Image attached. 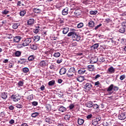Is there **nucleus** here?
Segmentation results:
<instances>
[{
  "label": "nucleus",
  "mask_w": 126,
  "mask_h": 126,
  "mask_svg": "<svg viewBox=\"0 0 126 126\" xmlns=\"http://www.w3.org/2000/svg\"><path fill=\"white\" fill-rule=\"evenodd\" d=\"M55 83H56V81L53 80L48 82V85L49 86H53V85H55Z\"/></svg>",
  "instance_id": "obj_34"
},
{
  "label": "nucleus",
  "mask_w": 126,
  "mask_h": 126,
  "mask_svg": "<svg viewBox=\"0 0 126 126\" xmlns=\"http://www.w3.org/2000/svg\"><path fill=\"white\" fill-rule=\"evenodd\" d=\"M46 109L47 112H50V111L52 110V108L51 107V105H50L49 104H46Z\"/></svg>",
  "instance_id": "obj_33"
},
{
  "label": "nucleus",
  "mask_w": 126,
  "mask_h": 126,
  "mask_svg": "<svg viewBox=\"0 0 126 126\" xmlns=\"http://www.w3.org/2000/svg\"><path fill=\"white\" fill-rule=\"evenodd\" d=\"M45 122L50 124H53V122H54V121H53V119H52V117H49L48 118H46L45 119Z\"/></svg>",
  "instance_id": "obj_15"
},
{
  "label": "nucleus",
  "mask_w": 126,
  "mask_h": 126,
  "mask_svg": "<svg viewBox=\"0 0 126 126\" xmlns=\"http://www.w3.org/2000/svg\"><path fill=\"white\" fill-rule=\"evenodd\" d=\"M66 72V69L64 67H62L60 69L59 71V73L61 75H63V74H65Z\"/></svg>",
  "instance_id": "obj_17"
},
{
  "label": "nucleus",
  "mask_w": 126,
  "mask_h": 126,
  "mask_svg": "<svg viewBox=\"0 0 126 126\" xmlns=\"http://www.w3.org/2000/svg\"><path fill=\"white\" fill-rule=\"evenodd\" d=\"M40 66L43 67V66H46L47 65V63L45 61H42L39 63Z\"/></svg>",
  "instance_id": "obj_24"
},
{
  "label": "nucleus",
  "mask_w": 126,
  "mask_h": 126,
  "mask_svg": "<svg viewBox=\"0 0 126 126\" xmlns=\"http://www.w3.org/2000/svg\"><path fill=\"white\" fill-rule=\"evenodd\" d=\"M119 32H120V33H124V32H126V29L121 27L119 30Z\"/></svg>",
  "instance_id": "obj_32"
},
{
  "label": "nucleus",
  "mask_w": 126,
  "mask_h": 126,
  "mask_svg": "<svg viewBox=\"0 0 126 126\" xmlns=\"http://www.w3.org/2000/svg\"><path fill=\"white\" fill-rule=\"evenodd\" d=\"M72 39L73 41H77V42H81V41H82V40H81V35H80L78 32L72 35Z\"/></svg>",
  "instance_id": "obj_1"
},
{
  "label": "nucleus",
  "mask_w": 126,
  "mask_h": 126,
  "mask_svg": "<svg viewBox=\"0 0 126 126\" xmlns=\"http://www.w3.org/2000/svg\"><path fill=\"white\" fill-rule=\"evenodd\" d=\"M26 13V11L23 10L20 12V16H24V15H25Z\"/></svg>",
  "instance_id": "obj_43"
},
{
  "label": "nucleus",
  "mask_w": 126,
  "mask_h": 126,
  "mask_svg": "<svg viewBox=\"0 0 126 126\" xmlns=\"http://www.w3.org/2000/svg\"><path fill=\"white\" fill-rule=\"evenodd\" d=\"M78 124L80 126H81V125H83V124H84V120L79 118L78 119Z\"/></svg>",
  "instance_id": "obj_28"
},
{
  "label": "nucleus",
  "mask_w": 126,
  "mask_h": 126,
  "mask_svg": "<svg viewBox=\"0 0 126 126\" xmlns=\"http://www.w3.org/2000/svg\"><path fill=\"white\" fill-rule=\"evenodd\" d=\"M101 121V117L96 118L95 119L93 120L92 123L93 126H98L100 124Z\"/></svg>",
  "instance_id": "obj_5"
},
{
  "label": "nucleus",
  "mask_w": 126,
  "mask_h": 126,
  "mask_svg": "<svg viewBox=\"0 0 126 126\" xmlns=\"http://www.w3.org/2000/svg\"><path fill=\"white\" fill-rule=\"evenodd\" d=\"M9 110H10V111H13V110H14V107L13 105H10L9 107Z\"/></svg>",
  "instance_id": "obj_59"
},
{
  "label": "nucleus",
  "mask_w": 126,
  "mask_h": 126,
  "mask_svg": "<svg viewBox=\"0 0 126 126\" xmlns=\"http://www.w3.org/2000/svg\"><path fill=\"white\" fill-rule=\"evenodd\" d=\"M39 29H40V27L37 26L35 27V29H33V33H35V34H37L39 32Z\"/></svg>",
  "instance_id": "obj_25"
},
{
  "label": "nucleus",
  "mask_w": 126,
  "mask_h": 126,
  "mask_svg": "<svg viewBox=\"0 0 126 126\" xmlns=\"http://www.w3.org/2000/svg\"><path fill=\"white\" fill-rule=\"evenodd\" d=\"M118 90H119V87H117L116 86H114L113 85V91H118Z\"/></svg>",
  "instance_id": "obj_54"
},
{
  "label": "nucleus",
  "mask_w": 126,
  "mask_h": 126,
  "mask_svg": "<svg viewBox=\"0 0 126 126\" xmlns=\"http://www.w3.org/2000/svg\"><path fill=\"white\" fill-rule=\"evenodd\" d=\"M33 12H34V13H40L41 12V9L37 8H33Z\"/></svg>",
  "instance_id": "obj_30"
},
{
  "label": "nucleus",
  "mask_w": 126,
  "mask_h": 126,
  "mask_svg": "<svg viewBox=\"0 0 126 126\" xmlns=\"http://www.w3.org/2000/svg\"><path fill=\"white\" fill-rule=\"evenodd\" d=\"M88 70L89 71H93L94 70V66L92 65H89L88 66Z\"/></svg>",
  "instance_id": "obj_29"
},
{
  "label": "nucleus",
  "mask_w": 126,
  "mask_h": 126,
  "mask_svg": "<svg viewBox=\"0 0 126 126\" xmlns=\"http://www.w3.org/2000/svg\"><path fill=\"white\" fill-rule=\"evenodd\" d=\"M24 84V82H23V81H20L18 83V85L19 87L23 86Z\"/></svg>",
  "instance_id": "obj_46"
},
{
  "label": "nucleus",
  "mask_w": 126,
  "mask_h": 126,
  "mask_svg": "<svg viewBox=\"0 0 126 126\" xmlns=\"http://www.w3.org/2000/svg\"><path fill=\"white\" fill-rule=\"evenodd\" d=\"M40 40V36L35 35L34 36V38H33V42H38V41Z\"/></svg>",
  "instance_id": "obj_31"
},
{
  "label": "nucleus",
  "mask_w": 126,
  "mask_h": 126,
  "mask_svg": "<svg viewBox=\"0 0 126 126\" xmlns=\"http://www.w3.org/2000/svg\"><path fill=\"white\" fill-rule=\"evenodd\" d=\"M126 78V75H122L120 76V80H124Z\"/></svg>",
  "instance_id": "obj_53"
},
{
  "label": "nucleus",
  "mask_w": 126,
  "mask_h": 126,
  "mask_svg": "<svg viewBox=\"0 0 126 126\" xmlns=\"http://www.w3.org/2000/svg\"><path fill=\"white\" fill-rule=\"evenodd\" d=\"M68 31H69V28L68 27L64 28L63 29V34H67Z\"/></svg>",
  "instance_id": "obj_27"
},
{
  "label": "nucleus",
  "mask_w": 126,
  "mask_h": 126,
  "mask_svg": "<svg viewBox=\"0 0 126 126\" xmlns=\"http://www.w3.org/2000/svg\"><path fill=\"white\" fill-rule=\"evenodd\" d=\"M32 106H38V102L33 101L32 102Z\"/></svg>",
  "instance_id": "obj_56"
},
{
  "label": "nucleus",
  "mask_w": 126,
  "mask_h": 126,
  "mask_svg": "<svg viewBox=\"0 0 126 126\" xmlns=\"http://www.w3.org/2000/svg\"><path fill=\"white\" fill-rule=\"evenodd\" d=\"M18 26H20V24L19 23H14L12 25V28L13 29H17Z\"/></svg>",
  "instance_id": "obj_21"
},
{
  "label": "nucleus",
  "mask_w": 126,
  "mask_h": 126,
  "mask_svg": "<svg viewBox=\"0 0 126 126\" xmlns=\"http://www.w3.org/2000/svg\"><path fill=\"white\" fill-rule=\"evenodd\" d=\"M113 88H114V84H111L107 88V91H112V90H113Z\"/></svg>",
  "instance_id": "obj_35"
},
{
  "label": "nucleus",
  "mask_w": 126,
  "mask_h": 126,
  "mask_svg": "<svg viewBox=\"0 0 126 126\" xmlns=\"http://www.w3.org/2000/svg\"><path fill=\"white\" fill-rule=\"evenodd\" d=\"M1 97L3 99H6L7 98V93H6L5 92L2 93L1 94Z\"/></svg>",
  "instance_id": "obj_26"
},
{
  "label": "nucleus",
  "mask_w": 126,
  "mask_h": 126,
  "mask_svg": "<svg viewBox=\"0 0 126 126\" xmlns=\"http://www.w3.org/2000/svg\"><path fill=\"white\" fill-rule=\"evenodd\" d=\"M97 13H98V11H97V10L90 11V14L91 15H96L97 14Z\"/></svg>",
  "instance_id": "obj_36"
},
{
  "label": "nucleus",
  "mask_w": 126,
  "mask_h": 126,
  "mask_svg": "<svg viewBox=\"0 0 126 126\" xmlns=\"http://www.w3.org/2000/svg\"><path fill=\"white\" fill-rule=\"evenodd\" d=\"M64 118L66 120H69V119L70 118V116H69V115H66L65 116Z\"/></svg>",
  "instance_id": "obj_62"
},
{
  "label": "nucleus",
  "mask_w": 126,
  "mask_h": 126,
  "mask_svg": "<svg viewBox=\"0 0 126 126\" xmlns=\"http://www.w3.org/2000/svg\"><path fill=\"white\" fill-rule=\"evenodd\" d=\"M26 61H27V59H25L24 58H21L20 59V60L18 61V63H19L22 64L26 63Z\"/></svg>",
  "instance_id": "obj_22"
},
{
  "label": "nucleus",
  "mask_w": 126,
  "mask_h": 126,
  "mask_svg": "<svg viewBox=\"0 0 126 126\" xmlns=\"http://www.w3.org/2000/svg\"><path fill=\"white\" fill-rule=\"evenodd\" d=\"M59 111L62 112V113H63L66 111V108L63 106H61L59 109Z\"/></svg>",
  "instance_id": "obj_23"
},
{
  "label": "nucleus",
  "mask_w": 126,
  "mask_h": 126,
  "mask_svg": "<svg viewBox=\"0 0 126 126\" xmlns=\"http://www.w3.org/2000/svg\"><path fill=\"white\" fill-rule=\"evenodd\" d=\"M84 89L86 90H88L89 91L91 90L92 88V84L90 83H84Z\"/></svg>",
  "instance_id": "obj_3"
},
{
  "label": "nucleus",
  "mask_w": 126,
  "mask_h": 126,
  "mask_svg": "<svg viewBox=\"0 0 126 126\" xmlns=\"http://www.w3.org/2000/svg\"><path fill=\"white\" fill-rule=\"evenodd\" d=\"M99 85H101V84H100V82H99V81H97V82H95L94 83V86H96V87H99Z\"/></svg>",
  "instance_id": "obj_48"
},
{
  "label": "nucleus",
  "mask_w": 126,
  "mask_h": 126,
  "mask_svg": "<svg viewBox=\"0 0 126 126\" xmlns=\"http://www.w3.org/2000/svg\"><path fill=\"white\" fill-rule=\"evenodd\" d=\"M68 14V7H66L62 11L63 15H67Z\"/></svg>",
  "instance_id": "obj_16"
},
{
  "label": "nucleus",
  "mask_w": 126,
  "mask_h": 126,
  "mask_svg": "<svg viewBox=\"0 0 126 126\" xmlns=\"http://www.w3.org/2000/svg\"><path fill=\"white\" fill-rule=\"evenodd\" d=\"M16 108H18V109H22L23 106L21 104H16Z\"/></svg>",
  "instance_id": "obj_50"
},
{
  "label": "nucleus",
  "mask_w": 126,
  "mask_h": 126,
  "mask_svg": "<svg viewBox=\"0 0 126 126\" xmlns=\"http://www.w3.org/2000/svg\"><path fill=\"white\" fill-rule=\"evenodd\" d=\"M84 26V24L83 23H80L77 25V28H82Z\"/></svg>",
  "instance_id": "obj_42"
},
{
  "label": "nucleus",
  "mask_w": 126,
  "mask_h": 126,
  "mask_svg": "<svg viewBox=\"0 0 126 126\" xmlns=\"http://www.w3.org/2000/svg\"><path fill=\"white\" fill-rule=\"evenodd\" d=\"M21 40V36H16L13 38V41L14 43H19Z\"/></svg>",
  "instance_id": "obj_10"
},
{
  "label": "nucleus",
  "mask_w": 126,
  "mask_h": 126,
  "mask_svg": "<svg viewBox=\"0 0 126 126\" xmlns=\"http://www.w3.org/2000/svg\"><path fill=\"white\" fill-rule=\"evenodd\" d=\"M81 13H82V11L79 9L76 10L74 12V14L76 16H79V15H81Z\"/></svg>",
  "instance_id": "obj_18"
},
{
  "label": "nucleus",
  "mask_w": 126,
  "mask_h": 126,
  "mask_svg": "<svg viewBox=\"0 0 126 126\" xmlns=\"http://www.w3.org/2000/svg\"><path fill=\"white\" fill-rule=\"evenodd\" d=\"M86 72V69L85 68H80L78 70V74L82 75L84 74Z\"/></svg>",
  "instance_id": "obj_12"
},
{
  "label": "nucleus",
  "mask_w": 126,
  "mask_h": 126,
  "mask_svg": "<svg viewBox=\"0 0 126 126\" xmlns=\"http://www.w3.org/2000/svg\"><path fill=\"white\" fill-rule=\"evenodd\" d=\"M92 118V114H89L87 116V119H91Z\"/></svg>",
  "instance_id": "obj_64"
},
{
  "label": "nucleus",
  "mask_w": 126,
  "mask_h": 126,
  "mask_svg": "<svg viewBox=\"0 0 126 126\" xmlns=\"http://www.w3.org/2000/svg\"><path fill=\"white\" fill-rule=\"evenodd\" d=\"M119 120H121L123 121V120H126V112H119V114L118 115V117Z\"/></svg>",
  "instance_id": "obj_2"
},
{
  "label": "nucleus",
  "mask_w": 126,
  "mask_h": 126,
  "mask_svg": "<svg viewBox=\"0 0 126 126\" xmlns=\"http://www.w3.org/2000/svg\"><path fill=\"white\" fill-rule=\"evenodd\" d=\"M75 78H76V80L77 81H79V82H82V81H83L85 79V77L83 76H80L78 77H76V76Z\"/></svg>",
  "instance_id": "obj_19"
},
{
  "label": "nucleus",
  "mask_w": 126,
  "mask_h": 126,
  "mask_svg": "<svg viewBox=\"0 0 126 126\" xmlns=\"http://www.w3.org/2000/svg\"><path fill=\"white\" fill-rule=\"evenodd\" d=\"M93 107L95 110H97V109H99V105H98L97 104H93Z\"/></svg>",
  "instance_id": "obj_49"
},
{
  "label": "nucleus",
  "mask_w": 126,
  "mask_h": 126,
  "mask_svg": "<svg viewBox=\"0 0 126 126\" xmlns=\"http://www.w3.org/2000/svg\"><path fill=\"white\" fill-rule=\"evenodd\" d=\"M115 71H116V70L114 68V67L111 66L108 68L107 70V73L109 74H113V73H115Z\"/></svg>",
  "instance_id": "obj_9"
},
{
  "label": "nucleus",
  "mask_w": 126,
  "mask_h": 126,
  "mask_svg": "<svg viewBox=\"0 0 126 126\" xmlns=\"http://www.w3.org/2000/svg\"><path fill=\"white\" fill-rule=\"evenodd\" d=\"M53 56L55 58H59V57H61V53L60 52H56L54 53Z\"/></svg>",
  "instance_id": "obj_38"
},
{
  "label": "nucleus",
  "mask_w": 126,
  "mask_h": 126,
  "mask_svg": "<svg viewBox=\"0 0 126 126\" xmlns=\"http://www.w3.org/2000/svg\"><path fill=\"white\" fill-rule=\"evenodd\" d=\"M98 62V57H93L90 59V63H96Z\"/></svg>",
  "instance_id": "obj_11"
},
{
  "label": "nucleus",
  "mask_w": 126,
  "mask_h": 126,
  "mask_svg": "<svg viewBox=\"0 0 126 126\" xmlns=\"http://www.w3.org/2000/svg\"><path fill=\"white\" fill-rule=\"evenodd\" d=\"M28 25H32V19H30L27 22Z\"/></svg>",
  "instance_id": "obj_52"
},
{
  "label": "nucleus",
  "mask_w": 126,
  "mask_h": 126,
  "mask_svg": "<svg viewBox=\"0 0 126 126\" xmlns=\"http://www.w3.org/2000/svg\"><path fill=\"white\" fill-rule=\"evenodd\" d=\"M121 27L124 28H126V21L123 22L121 24Z\"/></svg>",
  "instance_id": "obj_47"
},
{
  "label": "nucleus",
  "mask_w": 126,
  "mask_h": 126,
  "mask_svg": "<svg viewBox=\"0 0 126 126\" xmlns=\"http://www.w3.org/2000/svg\"><path fill=\"white\" fill-rule=\"evenodd\" d=\"M70 31H71L70 32H69L67 34V36L68 37H71V36H73V35L76 34V30L75 29H71L70 30Z\"/></svg>",
  "instance_id": "obj_8"
},
{
  "label": "nucleus",
  "mask_w": 126,
  "mask_h": 126,
  "mask_svg": "<svg viewBox=\"0 0 126 126\" xmlns=\"http://www.w3.org/2000/svg\"><path fill=\"white\" fill-rule=\"evenodd\" d=\"M99 77H101V76L100 74H96L94 77V79H98Z\"/></svg>",
  "instance_id": "obj_58"
},
{
  "label": "nucleus",
  "mask_w": 126,
  "mask_h": 126,
  "mask_svg": "<svg viewBox=\"0 0 126 126\" xmlns=\"http://www.w3.org/2000/svg\"><path fill=\"white\" fill-rule=\"evenodd\" d=\"M9 124H10V125H13V124H14V120L11 119L10 121H9Z\"/></svg>",
  "instance_id": "obj_60"
},
{
  "label": "nucleus",
  "mask_w": 126,
  "mask_h": 126,
  "mask_svg": "<svg viewBox=\"0 0 126 126\" xmlns=\"http://www.w3.org/2000/svg\"><path fill=\"white\" fill-rule=\"evenodd\" d=\"M11 98L14 102H18V100H20V99H21V95L19 94L12 95Z\"/></svg>",
  "instance_id": "obj_4"
},
{
  "label": "nucleus",
  "mask_w": 126,
  "mask_h": 126,
  "mask_svg": "<svg viewBox=\"0 0 126 126\" xmlns=\"http://www.w3.org/2000/svg\"><path fill=\"white\" fill-rule=\"evenodd\" d=\"M15 57H20L21 56V52L17 51L15 53Z\"/></svg>",
  "instance_id": "obj_37"
},
{
  "label": "nucleus",
  "mask_w": 126,
  "mask_h": 126,
  "mask_svg": "<svg viewBox=\"0 0 126 126\" xmlns=\"http://www.w3.org/2000/svg\"><path fill=\"white\" fill-rule=\"evenodd\" d=\"M37 49H38V47L36 46V45H32V50H37Z\"/></svg>",
  "instance_id": "obj_57"
},
{
  "label": "nucleus",
  "mask_w": 126,
  "mask_h": 126,
  "mask_svg": "<svg viewBox=\"0 0 126 126\" xmlns=\"http://www.w3.org/2000/svg\"><path fill=\"white\" fill-rule=\"evenodd\" d=\"M5 117V112L4 111L1 112L0 113V117L3 118Z\"/></svg>",
  "instance_id": "obj_39"
},
{
  "label": "nucleus",
  "mask_w": 126,
  "mask_h": 126,
  "mask_svg": "<svg viewBox=\"0 0 126 126\" xmlns=\"http://www.w3.org/2000/svg\"><path fill=\"white\" fill-rule=\"evenodd\" d=\"M70 110H72L74 108V105L73 104H70L69 106Z\"/></svg>",
  "instance_id": "obj_61"
},
{
  "label": "nucleus",
  "mask_w": 126,
  "mask_h": 126,
  "mask_svg": "<svg viewBox=\"0 0 126 126\" xmlns=\"http://www.w3.org/2000/svg\"><path fill=\"white\" fill-rule=\"evenodd\" d=\"M28 61L30 62H32V55H31L28 58Z\"/></svg>",
  "instance_id": "obj_63"
},
{
  "label": "nucleus",
  "mask_w": 126,
  "mask_h": 126,
  "mask_svg": "<svg viewBox=\"0 0 126 126\" xmlns=\"http://www.w3.org/2000/svg\"><path fill=\"white\" fill-rule=\"evenodd\" d=\"M39 113L38 112H34L32 113V118H36V117H38L39 116Z\"/></svg>",
  "instance_id": "obj_40"
},
{
  "label": "nucleus",
  "mask_w": 126,
  "mask_h": 126,
  "mask_svg": "<svg viewBox=\"0 0 126 126\" xmlns=\"http://www.w3.org/2000/svg\"><path fill=\"white\" fill-rule=\"evenodd\" d=\"M88 26L90 28H94V27H95V22L92 20H91L88 23Z\"/></svg>",
  "instance_id": "obj_13"
},
{
  "label": "nucleus",
  "mask_w": 126,
  "mask_h": 126,
  "mask_svg": "<svg viewBox=\"0 0 126 126\" xmlns=\"http://www.w3.org/2000/svg\"><path fill=\"white\" fill-rule=\"evenodd\" d=\"M67 76L69 78H76V74L73 73V72H70V71H68L67 73Z\"/></svg>",
  "instance_id": "obj_6"
},
{
  "label": "nucleus",
  "mask_w": 126,
  "mask_h": 126,
  "mask_svg": "<svg viewBox=\"0 0 126 126\" xmlns=\"http://www.w3.org/2000/svg\"><path fill=\"white\" fill-rule=\"evenodd\" d=\"M98 47H99V44L98 43H95L92 46V48H93L94 50L97 49Z\"/></svg>",
  "instance_id": "obj_41"
},
{
  "label": "nucleus",
  "mask_w": 126,
  "mask_h": 126,
  "mask_svg": "<svg viewBox=\"0 0 126 126\" xmlns=\"http://www.w3.org/2000/svg\"><path fill=\"white\" fill-rule=\"evenodd\" d=\"M70 6H72V7L70 9L71 13H72V12H73V10H75V7H74L75 6V5H74V4H73L72 5H70Z\"/></svg>",
  "instance_id": "obj_45"
},
{
  "label": "nucleus",
  "mask_w": 126,
  "mask_h": 126,
  "mask_svg": "<svg viewBox=\"0 0 126 126\" xmlns=\"http://www.w3.org/2000/svg\"><path fill=\"white\" fill-rule=\"evenodd\" d=\"M23 72H25V73H27V72L29 71V68H28V67H24L23 69Z\"/></svg>",
  "instance_id": "obj_44"
},
{
  "label": "nucleus",
  "mask_w": 126,
  "mask_h": 126,
  "mask_svg": "<svg viewBox=\"0 0 126 126\" xmlns=\"http://www.w3.org/2000/svg\"><path fill=\"white\" fill-rule=\"evenodd\" d=\"M30 43H31V38H27L24 41L22 45L24 47H26V46H28Z\"/></svg>",
  "instance_id": "obj_7"
},
{
  "label": "nucleus",
  "mask_w": 126,
  "mask_h": 126,
  "mask_svg": "<svg viewBox=\"0 0 126 126\" xmlns=\"http://www.w3.org/2000/svg\"><path fill=\"white\" fill-rule=\"evenodd\" d=\"M77 70V69H76V65H74L73 67H71L68 70L69 71H70L71 72H73L75 74H76V71Z\"/></svg>",
  "instance_id": "obj_14"
},
{
  "label": "nucleus",
  "mask_w": 126,
  "mask_h": 126,
  "mask_svg": "<svg viewBox=\"0 0 126 126\" xmlns=\"http://www.w3.org/2000/svg\"><path fill=\"white\" fill-rule=\"evenodd\" d=\"M86 105L88 108H92L93 107V102L92 101H89Z\"/></svg>",
  "instance_id": "obj_20"
},
{
  "label": "nucleus",
  "mask_w": 126,
  "mask_h": 126,
  "mask_svg": "<svg viewBox=\"0 0 126 126\" xmlns=\"http://www.w3.org/2000/svg\"><path fill=\"white\" fill-rule=\"evenodd\" d=\"M9 12V11L7 10L6 9H5L3 11H2V14H8Z\"/></svg>",
  "instance_id": "obj_51"
},
{
  "label": "nucleus",
  "mask_w": 126,
  "mask_h": 126,
  "mask_svg": "<svg viewBox=\"0 0 126 126\" xmlns=\"http://www.w3.org/2000/svg\"><path fill=\"white\" fill-rule=\"evenodd\" d=\"M101 26H102V24H100L99 25L96 26V27H95L94 28V30H97V29H98V28H100V27H101Z\"/></svg>",
  "instance_id": "obj_55"
}]
</instances>
